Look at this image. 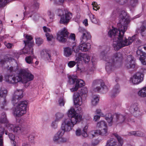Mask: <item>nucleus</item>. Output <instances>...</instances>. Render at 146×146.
Segmentation results:
<instances>
[{"label":"nucleus","mask_w":146,"mask_h":146,"mask_svg":"<svg viewBox=\"0 0 146 146\" xmlns=\"http://www.w3.org/2000/svg\"><path fill=\"white\" fill-rule=\"evenodd\" d=\"M130 22V19L126 13L122 11L119 15V23L117 24L118 29L114 28L109 31L108 35L113 39V45L115 50H118L123 47L130 45L136 40V35L129 37L128 39L124 35Z\"/></svg>","instance_id":"1"},{"label":"nucleus","mask_w":146,"mask_h":146,"mask_svg":"<svg viewBox=\"0 0 146 146\" xmlns=\"http://www.w3.org/2000/svg\"><path fill=\"white\" fill-rule=\"evenodd\" d=\"M23 92L22 90H16L13 94L11 101L14 104L13 114L15 117H20L26 113L27 102L25 100L20 102L18 103V101L21 99L23 97Z\"/></svg>","instance_id":"2"},{"label":"nucleus","mask_w":146,"mask_h":146,"mask_svg":"<svg viewBox=\"0 0 146 146\" xmlns=\"http://www.w3.org/2000/svg\"><path fill=\"white\" fill-rule=\"evenodd\" d=\"M100 56L107 62L106 64V69L108 73H111L115 68L117 63H121L122 59V55L120 52L114 54L113 58L108 56L107 50L102 51Z\"/></svg>","instance_id":"3"},{"label":"nucleus","mask_w":146,"mask_h":146,"mask_svg":"<svg viewBox=\"0 0 146 146\" xmlns=\"http://www.w3.org/2000/svg\"><path fill=\"white\" fill-rule=\"evenodd\" d=\"M5 78L6 82L10 84H15L22 80L28 81L33 80L34 76L27 69H22L20 70L17 75H7L5 76Z\"/></svg>","instance_id":"4"},{"label":"nucleus","mask_w":146,"mask_h":146,"mask_svg":"<svg viewBox=\"0 0 146 146\" xmlns=\"http://www.w3.org/2000/svg\"><path fill=\"white\" fill-rule=\"evenodd\" d=\"M68 115L71 119H64L62 124L63 127H68V129H72L74 125L81 121L82 119V115L80 114L76 113L74 109L71 108L68 111Z\"/></svg>","instance_id":"5"},{"label":"nucleus","mask_w":146,"mask_h":146,"mask_svg":"<svg viewBox=\"0 0 146 146\" xmlns=\"http://www.w3.org/2000/svg\"><path fill=\"white\" fill-rule=\"evenodd\" d=\"M63 126V124H62L61 129L55 134L53 137V140L56 143L61 144L66 142L67 139L63 137V136L65 131H69L72 129L70 128L68 129V127H65Z\"/></svg>","instance_id":"6"},{"label":"nucleus","mask_w":146,"mask_h":146,"mask_svg":"<svg viewBox=\"0 0 146 146\" xmlns=\"http://www.w3.org/2000/svg\"><path fill=\"white\" fill-rule=\"evenodd\" d=\"M92 87L93 91L95 92H99L101 90L103 93L108 91V88L101 80H96L93 81Z\"/></svg>","instance_id":"7"},{"label":"nucleus","mask_w":146,"mask_h":146,"mask_svg":"<svg viewBox=\"0 0 146 146\" xmlns=\"http://www.w3.org/2000/svg\"><path fill=\"white\" fill-rule=\"evenodd\" d=\"M26 38L27 40L24 41L25 47V49L23 50V54H33V49L32 48L33 44V42L32 40L33 38L31 36L28 35L26 36Z\"/></svg>","instance_id":"8"},{"label":"nucleus","mask_w":146,"mask_h":146,"mask_svg":"<svg viewBox=\"0 0 146 146\" xmlns=\"http://www.w3.org/2000/svg\"><path fill=\"white\" fill-rule=\"evenodd\" d=\"M113 135L117 139L118 142V145H117V143L113 139L111 138L107 141L105 146H122L124 141L123 139L117 133H114Z\"/></svg>","instance_id":"9"},{"label":"nucleus","mask_w":146,"mask_h":146,"mask_svg":"<svg viewBox=\"0 0 146 146\" xmlns=\"http://www.w3.org/2000/svg\"><path fill=\"white\" fill-rule=\"evenodd\" d=\"M7 92L6 90L1 88L0 91V96L3 97L1 99L0 103V110L4 109L7 110V108L5 107L7 105L8 102L6 99Z\"/></svg>","instance_id":"10"},{"label":"nucleus","mask_w":146,"mask_h":146,"mask_svg":"<svg viewBox=\"0 0 146 146\" xmlns=\"http://www.w3.org/2000/svg\"><path fill=\"white\" fill-rule=\"evenodd\" d=\"M78 31L80 35H81L80 39L81 42H86L91 39V37L90 33L85 29L80 27Z\"/></svg>","instance_id":"11"},{"label":"nucleus","mask_w":146,"mask_h":146,"mask_svg":"<svg viewBox=\"0 0 146 146\" xmlns=\"http://www.w3.org/2000/svg\"><path fill=\"white\" fill-rule=\"evenodd\" d=\"M129 110L131 113L135 117H139L142 115L139 108V105L137 103L132 104L129 107Z\"/></svg>","instance_id":"12"},{"label":"nucleus","mask_w":146,"mask_h":146,"mask_svg":"<svg viewBox=\"0 0 146 146\" xmlns=\"http://www.w3.org/2000/svg\"><path fill=\"white\" fill-rule=\"evenodd\" d=\"M144 75L140 72H137L130 78V81L134 84H137L141 82L143 79Z\"/></svg>","instance_id":"13"},{"label":"nucleus","mask_w":146,"mask_h":146,"mask_svg":"<svg viewBox=\"0 0 146 146\" xmlns=\"http://www.w3.org/2000/svg\"><path fill=\"white\" fill-rule=\"evenodd\" d=\"M68 32L64 28L61 31L58 33L57 39L60 42H64L66 40V38L68 37Z\"/></svg>","instance_id":"14"},{"label":"nucleus","mask_w":146,"mask_h":146,"mask_svg":"<svg viewBox=\"0 0 146 146\" xmlns=\"http://www.w3.org/2000/svg\"><path fill=\"white\" fill-rule=\"evenodd\" d=\"M135 63L134 58L131 55L127 56L125 63V66L127 69H133L135 68Z\"/></svg>","instance_id":"15"},{"label":"nucleus","mask_w":146,"mask_h":146,"mask_svg":"<svg viewBox=\"0 0 146 146\" xmlns=\"http://www.w3.org/2000/svg\"><path fill=\"white\" fill-rule=\"evenodd\" d=\"M65 15L62 16L60 21V23L64 24L68 23L72 17V14L69 12L67 9L64 10Z\"/></svg>","instance_id":"16"},{"label":"nucleus","mask_w":146,"mask_h":146,"mask_svg":"<svg viewBox=\"0 0 146 146\" xmlns=\"http://www.w3.org/2000/svg\"><path fill=\"white\" fill-rule=\"evenodd\" d=\"M113 123L115 124H121L124 122L126 118L122 115L115 113L114 114Z\"/></svg>","instance_id":"17"},{"label":"nucleus","mask_w":146,"mask_h":146,"mask_svg":"<svg viewBox=\"0 0 146 146\" xmlns=\"http://www.w3.org/2000/svg\"><path fill=\"white\" fill-rule=\"evenodd\" d=\"M85 83L82 80L77 79L75 83V86L70 89L72 92H75L78 90V89L84 86Z\"/></svg>","instance_id":"18"},{"label":"nucleus","mask_w":146,"mask_h":146,"mask_svg":"<svg viewBox=\"0 0 146 146\" xmlns=\"http://www.w3.org/2000/svg\"><path fill=\"white\" fill-rule=\"evenodd\" d=\"M95 135H100L102 136H106L108 135V132L107 127L106 128H104L101 131L100 130H97L95 131H92V137H94L95 136Z\"/></svg>","instance_id":"19"},{"label":"nucleus","mask_w":146,"mask_h":146,"mask_svg":"<svg viewBox=\"0 0 146 146\" xmlns=\"http://www.w3.org/2000/svg\"><path fill=\"white\" fill-rule=\"evenodd\" d=\"M78 57H77L76 60L78 61H79L83 60L85 63H88L90 61V57L87 55L82 53H80L78 55Z\"/></svg>","instance_id":"20"},{"label":"nucleus","mask_w":146,"mask_h":146,"mask_svg":"<svg viewBox=\"0 0 146 146\" xmlns=\"http://www.w3.org/2000/svg\"><path fill=\"white\" fill-rule=\"evenodd\" d=\"M114 118H115L114 117V114L112 115L111 113H108L106 115L105 119L108 123L109 126H111L113 124Z\"/></svg>","instance_id":"21"},{"label":"nucleus","mask_w":146,"mask_h":146,"mask_svg":"<svg viewBox=\"0 0 146 146\" xmlns=\"http://www.w3.org/2000/svg\"><path fill=\"white\" fill-rule=\"evenodd\" d=\"M79 45V48L80 50L82 51H87L90 48V44L87 43V44L85 43V42H81Z\"/></svg>","instance_id":"22"},{"label":"nucleus","mask_w":146,"mask_h":146,"mask_svg":"<svg viewBox=\"0 0 146 146\" xmlns=\"http://www.w3.org/2000/svg\"><path fill=\"white\" fill-rule=\"evenodd\" d=\"M119 86L118 84H117L114 87L111 92V96L112 98H114L119 92Z\"/></svg>","instance_id":"23"},{"label":"nucleus","mask_w":146,"mask_h":146,"mask_svg":"<svg viewBox=\"0 0 146 146\" xmlns=\"http://www.w3.org/2000/svg\"><path fill=\"white\" fill-rule=\"evenodd\" d=\"M68 83L70 85H73L75 84L77 79V76L74 75L68 76Z\"/></svg>","instance_id":"24"},{"label":"nucleus","mask_w":146,"mask_h":146,"mask_svg":"<svg viewBox=\"0 0 146 146\" xmlns=\"http://www.w3.org/2000/svg\"><path fill=\"white\" fill-rule=\"evenodd\" d=\"M64 54L66 57L70 56L72 53V51L71 49L69 47L64 48Z\"/></svg>","instance_id":"25"},{"label":"nucleus","mask_w":146,"mask_h":146,"mask_svg":"<svg viewBox=\"0 0 146 146\" xmlns=\"http://www.w3.org/2000/svg\"><path fill=\"white\" fill-rule=\"evenodd\" d=\"M80 98H81V97L80 94L78 93H75L73 95V101L75 107L76 105L79 104Z\"/></svg>","instance_id":"26"},{"label":"nucleus","mask_w":146,"mask_h":146,"mask_svg":"<svg viewBox=\"0 0 146 146\" xmlns=\"http://www.w3.org/2000/svg\"><path fill=\"white\" fill-rule=\"evenodd\" d=\"M41 54L44 58L48 60V62H50L51 60V56L50 54L48 52V51L45 50L44 51L41 52Z\"/></svg>","instance_id":"27"},{"label":"nucleus","mask_w":146,"mask_h":146,"mask_svg":"<svg viewBox=\"0 0 146 146\" xmlns=\"http://www.w3.org/2000/svg\"><path fill=\"white\" fill-rule=\"evenodd\" d=\"M8 123V121L5 113H2L1 116L0 117V123L7 124Z\"/></svg>","instance_id":"28"},{"label":"nucleus","mask_w":146,"mask_h":146,"mask_svg":"<svg viewBox=\"0 0 146 146\" xmlns=\"http://www.w3.org/2000/svg\"><path fill=\"white\" fill-rule=\"evenodd\" d=\"M143 133L140 131H131L129 132L128 135H134L136 136L141 137L143 136Z\"/></svg>","instance_id":"29"},{"label":"nucleus","mask_w":146,"mask_h":146,"mask_svg":"<svg viewBox=\"0 0 146 146\" xmlns=\"http://www.w3.org/2000/svg\"><path fill=\"white\" fill-rule=\"evenodd\" d=\"M23 129L21 127L17 126L13 128V131L14 133L18 134H20L23 132Z\"/></svg>","instance_id":"30"},{"label":"nucleus","mask_w":146,"mask_h":146,"mask_svg":"<svg viewBox=\"0 0 146 146\" xmlns=\"http://www.w3.org/2000/svg\"><path fill=\"white\" fill-rule=\"evenodd\" d=\"M97 127L99 128H106L107 126L106 122L104 121H101L98 122L97 124Z\"/></svg>","instance_id":"31"},{"label":"nucleus","mask_w":146,"mask_h":146,"mask_svg":"<svg viewBox=\"0 0 146 146\" xmlns=\"http://www.w3.org/2000/svg\"><path fill=\"white\" fill-rule=\"evenodd\" d=\"M99 98L96 95H94L92 97L91 99V103L92 105L95 106L98 103Z\"/></svg>","instance_id":"32"},{"label":"nucleus","mask_w":146,"mask_h":146,"mask_svg":"<svg viewBox=\"0 0 146 146\" xmlns=\"http://www.w3.org/2000/svg\"><path fill=\"white\" fill-rule=\"evenodd\" d=\"M146 31V24H144L139 28L137 31V32L140 33L142 36H143V34H144V33Z\"/></svg>","instance_id":"33"},{"label":"nucleus","mask_w":146,"mask_h":146,"mask_svg":"<svg viewBox=\"0 0 146 146\" xmlns=\"http://www.w3.org/2000/svg\"><path fill=\"white\" fill-rule=\"evenodd\" d=\"M64 117V114L60 112H58L55 114V119L58 121H60Z\"/></svg>","instance_id":"34"},{"label":"nucleus","mask_w":146,"mask_h":146,"mask_svg":"<svg viewBox=\"0 0 146 146\" xmlns=\"http://www.w3.org/2000/svg\"><path fill=\"white\" fill-rule=\"evenodd\" d=\"M138 96L142 98L146 97V94L144 92L142 88L137 93Z\"/></svg>","instance_id":"35"},{"label":"nucleus","mask_w":146,"mask_h":146,"mask_svg":"<svg viewBox=\"0 0 146 146\" xmlns=\"http://www.w3.org/2000/svg\"><path fill=\"white\" fill-rule=\"evenodd\" d=\"M12 59L13 58H12L8 56H5L3 59L1 60L0 61L2 64H3L7 62L11 61Z\"/></svg>","instance_id":"36"},{"label":"nucleus","mask_w":146,"mask_h":146,"mask_svg":"<svg viewBox=\"0 0 146 146\" xmlns=\"http://www.w3.org/2000/svg\"><path fill=\"white\" fill-rule=\"evenodd\" d=\"M8 136L9 139L11 140V143L13 144L14 146H16V142L14 141L15 139V136L14 135L11 133L8 134Z\"/></svg>","instance_id":"37"},{"label":"nucleus","mask_w":146,"mask_h":146,"mask_svg":"<svg viewBox=\"0 0 146 146\" xmlns=\"http://www.w3.org/2000/svg\"><path fill=\"white\" fill-rule=\"evenodd\" d=\"M95 68V66L93 62H92V64L90 65V68L89 69V72L90 74H92Z\"/></svg>","instance_id":"38"},{"label":"nucleus","mask_w":146,"mask_h":146,"mask_svg":"<svg viewBox=\"0 0 146 146\" xmlns=\"http://www.w3.org/2000/svg\"><path fill=\"white\" fill-rule=\"evenodd\" d=\"M139 60L143 64L146 65V54H144L143 56L140 57Z\"/></svg>","instance_id":"39"},{"label":"nucleus","mask_w":146,"mask_h":146,"mask_svg":"<svg viewBox=\"0 0 146 146\" xmlns=\"http://www.w3.org/2000/svg\"><path fill=\"white\" fill-rule=\"evenodd\" d=\"M58 122L59 121L56 120L55 119L52 121L51 125V127L54 129L57 128L58 127Z\"/></svg>","instance_id":"40"},{"label":"nucleus","mask_w":146,"mask_h":146,"mask_svg":"<svg viewBox=\"0 0 146 146\" xmlns=\"http://www.w3.org/2000/svg\"><path fill=\"white\" fill-rule=\"evenodd\" d=\"M26 62L29 64H32L33 62V58L32 56H29L26 57L25 59Z\"/></svg>","instance_id":"41"},{"label":"nucleus","mask_w":146,"mask_h":146,"mask_svg":"<svg viewBox=\"0 0 146 146\" xmlns=\"http://www.w3.org/2000/svg\"><path fill=\"white\" fill-rule=\"evenodd\" d=\"M35 134L34 133L30 134L28 137L29 141L31 143L34 142Z\"/></svg>","instance_id":"42"},{"label":"nucleus","mask_w":146,"mask_h":146,"mask_svg":"<svg viewBox=\"0 0 146 146\" xmlns=\"http://www.w3.org/2000/svg\"><path fill=\"white\" fill-rule=\"evenodd\" d=\"M9 3L8 0H0V7L5 6L7 3Z\"/></svg>","instance_id":"43"},{"label":"nucleus","mask_w":146,"mask_h":146,"mask_svg":"<svg viewBox=\"0 0 146 146\" xmlns=\"http://www.w3.org/2000/svg\"><path fill=\"white\" fill-rule=\"evenodd\" d=\"M89 16L92 22L94 23H96V20L95 15L92 14H90L89 15Z\"/></svg>","instance_id":"44"},{"label":"nucleus","mask_w":146,"mask_h":146,"mask_svg":"<svg viewBox=\"0 0 146 146\" xmlns=\"http://www.w3.org/2000/svg\"><path fill=\"white\" fill-rule=\"evenodd\" d=\"M43 42V40L40 38H37L36 39V43L38 45L42 44Z\"/></svg>","instance_id":"45"},{"label":"nucleus","mask_w":146,"mask_h":146,"mask_svg":"<svg viewBox=\"0 0 146 146\" xmlns=\"http://www.w3.org/2000/svg\"><path fill=\"white\" fill-rule=\"evenodd\" d=\"M88 89L86 87H84L82 88L80 91V94L82 95L85 94L87 93Z\"/></svg>","instance_id":"46"},{"label":"nucleus","mask_w":146,"mask_h":146,"mask_svg":"<svg viewBox=\"0 0 146 146\" xmlns=\"http://www.w3.org/2000/svg\"><path fill=\"white\" fill-rule=\"evenodd\" d=\"M65 102L62 98H60L58 100L59 105L60 106H64L65 104Z\"/></svg>","instance_id":"47"},{"label":"nucleus","mask_w":146,"mask_h":146,"mask_svg":"<svg viewBox=\"0 0 146 146\" xmlns=\"http://www.w3.org/2000/svg\"><path fill=\"white\" fill-rule=\"evenodd\" d=\"M72 49L74 52L76 53L78 52L80 50V48H79V46H73Z\"/></svg>","instance_id":"48"},{"label":"nucleus","mask_w":146,"mask_h":146,"mask_svg":"<svg viewBox=\"0 0 146 146\" xmlns=\"http://www.w3.org/2000/svg\"><path fill=\"white\" fill-rule=\"evenodd\" d=\"M45 35L46 37L47 40L48 41L51 40L53 38L52 35L48 33H46Z\"/></svg>","instance_id":"49"},{"label":"nucleus","mask_w":146,"mask_h":146,"mask_svg":"<svg viewBox=\"0 0 146 146\" xmlns=\"http://www.w3.org/2000/svg\"><path fill=\"white\" fill-rule=\"evenodd\" d=\"M86 127H85L84 129H83L82 132L81 134L84 137H86L88 135L86 132Z\"/></svg>","instance_id":"50"},{"label":"nucleus","mask_w":146,"mask_h":146,"mask_svg":"<svg viewBox=\"0 0 146 146\" xmlns=\"http://www.w3.org/2000/svg\"><path fill=\"white\" fill-rule=\"evenodd\" d=\"M57 12L58 16H61V17L62 16L64 15V12L62 10L58 9H57Z\"/></svg>","instance_id":"51"},{"label":"nucleus","mask_w":146,"mask_h":146,"mask_svg":"<svg viewBox=\"0 0 146 146\" xmlns=\"http://www.w3.org/2000/svg\"><path fill=\"white\" fill-rule=\"evenodd\" d=\"M76 64V62L74 61H70L68 62V65L69 67L72 68Z\"/></svg>","instance_id":"52"},{"label":"nucleus","mask_w":146,"mask_h":146,"mask_svg":"<svg viewBox=\"0 0 146 146\" xmlns=\"http://www.w3.org/2000/svg\"><path fill=\"white\" fill-rule=\"evenodd\" d=\"M136 54L138 56H139L140 58L142 56H143V55H144V54H145L141 50H138L136 51Z\"/></svg>","instance_id":"53"},{"label":"nucleus","mask_w":146,"mask_h":146,"mask_svg":"<svg viewBox=\"0 0 146 146\" xmlns=\"http://www.w3.org/2000/svg\"><path fill=\"white\" fill-rule=\"evenodd\" d=\"M138 0H130V4L133 7L135 6L138 3Z\"/></svg>","instance_id":"54"},{"label":"nucleus","mask_w":146,"mask_h":146,"mask_svg":"<svg viewBox=\"0 0 146 146\" xmlns=\"http://www.w3.org/2000/svg\"><path fill=\"white\" fill-rule=\"evenodd\" d=\"M4 44L7 48H11L12 46H13V44H11L9 42H4Z\"/></svg>","instance_id":"55"},{"label":"nucleus","mask_w":146,"mask_h":146,"mask_svg":"<svg viewBox=\"0 0 146 146\" xmlns=\"http://www.w3.org/2000/svg\"><path fill=\"white\" fill-rule=\"evenodd\" d=\"M7 127L10 131H13V128L14 127L13 125L11 124H8L7 125Z\"/></svg>","instance_id":"56"},{"label":"nucleus","mask_w":146,"mask_h":146,"mask_svg":"<svg viewBox=\"0 0 146 146\" xmlns=\"http://www.w3.org/2000/svg\"><path fill=\"white\" fill-rule=\"evenodd\" d=\"M33 5L35 9H38L39 5V3H38L36 1L34 2Z\"/></svg>","instance_id":"57"},{"label":"nucleus","mask_w":146,"mask_h":146,"mask_svg":"<svg viewBox=\"0 0 146 146\" xmlns=\"http://www.w3.org/2000/svg\"><path fill=\"white\" fill-rule=\"evenodd\" d=\"M43 28L44 31L46 33L48 32H50V29L46 26H44Z\"/></svg>","instance_id":"58"},{"label":"nucleus","mask_w":146,"mask_h":146,"mask_svg":"<svg viewBox=\"0 0 146 146\" xmlns=\"http://www.w3.org/2000/svg\"><path fill=\"white\" fill-rule=\"evenodd\" d=\"M96 114H100L101 115H104V114L102 113L101 112V110L100 109L96 110Z\"/></svg>","instance_id":"59"},{"label":"nucleus","mask_w":146,"mask_h":146,"mask_svg":"<svg viewBox=\"0 0 146 146\" xmlns=\"http://www.w3.org/2000/svg\"><path fill=\"white\" fill-rule=\"evenodd\" d=\"M81 130L80 129H78L76 131V134L77 136H79L81 134Z\"/></svg>","instance_id":"60"},{"label":"nucleus","mask_w":146,"mask_h":146,"mask_svg":"<svg viewBox=\"0 0 146 146\" xmlns=\"http://www.w3.org/2000/svg\"><path fill=\"white\" fill-rule=\"evenodd\" d=\"M100 116L98 115H95L94 117V120L95 121H97L99 120Z\"/></svg>","instance_id":"61"},{"label":"nucleus","mask_w":146,"mask_h":146,"mask_svg":"<svg viewBox=\"0 0 146 146\" xmlns=\"http://www.w3.org/2000/svg\"><path fill=\"white\" fill-rule=\"evenodd\" d=\"M99 143V142L97 140H95L92 143V145L94 146L97 145Z\"/></svg>","instance_id":"62"},{"label":"nucleus","mask_w":146,"mask_h":146,"mask_svg":"<svg viewBox=\"0 0 146 146\" xmlns=\"http://www.w3.org/2000/svg\"><path fill=\"white\" fill-rule=\"evenodd\" d=\"M92 5H93V9L94 10L97 11L98 10L99 8L98 7V6L96 5H94L93 4V3H92Z\"/></svg>","instance_id":"63"},{"label":"nucleus","mask_w":146,"mask_h":146,"mask_svg":"<svg viewBox=\"0 0 146 146\" xmlns=\"http://www.w3.org/2000/svg\"><path fill=\"white\" fill-rule=\"evenodd\" d=\"M75 38V36L74 34H72L70 35V38L73 40H74V39Z\"/></svg>","instance_id":"64"}]
</instances>
